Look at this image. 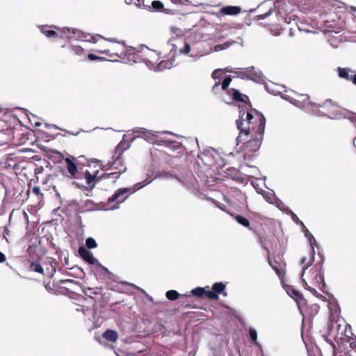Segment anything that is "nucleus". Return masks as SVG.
I'll return each instance as SVG.
<instances>
[{"instance_id":"42","label":"nucleus","mask_w":356,"mask_h":356,"mask_svg":"<svg viewBox=\"0 0 356 356\" xmlns=\"http://www.w3.org/2000/svg\"><path fill=\"white\" fill-rule=\"evenodd\" d=\"M88 58L90 60H104V58L103 57H100V56H96V55H95L93 54H89L88 55Z\"/></svg>"},{"instance_id":"17","label":"nucleus","mask_w":356,"mask_h":356,"mask_svg":"<svg viewBox=\"0 0 356 356\" xmlns=\"http://www.w3.org/2000/svg\"><path fill=\"white\" fill-rule=\"evenodd\" d=\"M314 259V248H312L309 252V257L307 258L305 257L301 259V264L303 265L302 277L303 276L305 270L307 269L312 264Z\"/></svg>"},{"instance_id":"38","label":"nucleus","mask_w":356,"mask_h":356,"mask_svg":"<svg viewBox=\"0 0 356 356\" xmlns=\"http://www.w3.org/2000/svg\"><path fill=\"white\" fill-rule=\"evenodd\" d=\"M152 6L155 10H161L163 8V4L159 1H153Z\"/></svg>"},{"instance_id":"46","label":"nucleus","mask_w":356,"mask_h":356,"mask_svg":"<svg viewBox=\"0 0 356 356\" xmlns=\"http://www.w3.org/2000/svg\"><path fill=\"white\" fill-rule=\"evenodd\" d=\"M33 192L38 196H42V193L40 192V188L38 186L33 187Z\"/></svg>"},{"instance_id":"47","label":"nucleus","mask_w":356,"mask_h":356,"mask_svg":"<svg viewBox=\"0 0 356 356\" xmlns=\"http://www.w3.org/2000/svg\"><path fill=\"white\" fill-rule=\"evenodd\" d=\"M305 289H307L308 291H309L310 292H312L313 294L316 295L317 293L316 290L314 288L309 286L306 282H305Z\"/></svg>"},{"instance_id":"32","label":"nucleus","mask_w":356,"mask_h":356,"mask_svg":"<svg viewBox=\"0 0 356 356\" xmlns=\"http://www.w3.org/2000/svg\"><path fill=\"white\" fill-rule=\"evenodd\" d=\"M110 176H113V182H115V181L120 177L115 172H110V173L104 172V173H103L102 175H100L99 177V180H100L102 179H109Z\"/></svg>"},{"instance_id":"51","label":"nucleus","mask_w":356,"mask_h":356,"mask_svg":"<svg viewBox=\"0 0 356 356\" xmlns=\"http://www.w3.org/2000/svg\"><path fill=\"white\" fill-rule=\"evenodd\" d=\"M348 118L352 121V122H356V113H350V116L348 117Z\"/></svg>"},{"instance_id":"13","label":"nucleus","mask_w":356,"mask_h":356,"mask_svg":"<svg viewBox=\"0 0 356 356\" xmlns=\"http://www.w3.org/2000/svg\"><path fill=\"white\" fill-rule=\"evenodd\" d=\"M65 162L66 163V169L67 172L70 173L71 177H75L76 173L78 172L77 165L75 162V158L73 156L67 157L65 159Z\"/></svg>"},{"instance_id":"31","label":"nucleus","mask_w":356,"mask_h":356,"mask_svg":"<svg viewBox=\"0 0 356 356\" xmlns=\"http://www.w3.org/2000/svg\"><path fill=\"white\" fill-rule=\"evenodd\" d=\"M231 81H232L231 76H226L224 79V80L222 81V82L220 83L222 90L228 92L229 90H228V87H229Z\"/></svg>"},{"instance_id":"21","label":"nucleus","mask_w":356,"mask_h":356,"mask_svg":"<svg viewBox=\"0 0 356 356\" xmlns=\"http://www.w3.org/2000/svg\"><path fill=\"white\" fill-rule=\"evenodd\" d=\"M63 47L67 48L70 52L73 54L81 56L85 53V50L81 47L78 45H72V44H65Z\"/></svg>"},{"instance_id":"24","label":"nucleus","mask_w":356,"mask_h":356,"mask_svg":"<svg viewBox=\"0 0 356 356\" xmlns=\"http://www.w3.org/2000/svg\"><path fill=\"white\" fill-rule=\"evenodd\" d=\"M40 31L47 38H57L58 35L56 31L50 29V27L48 26H42L40 28Z\"/></svg>"},{"instance_id":"1","label":"nucleus","mask_w":356,"mask_h":356,"mask_svg":"<svg viewBox=\"0 0 356 356\" xmlns=\"http://www.w3.org/2000/svg\"><path fill=\"white\" fill-rule=\"evenodd\" d=\"M240 133L237 140L241 142L247 140L250 134H264L266 118L264 115L252 108L250 111L241 112L239 119L236 121Z\"/></svg>"},{"instance_id":"26","label":"nucleus","mask_w":356,"mask_h":356,"mask_svg":"<svg viewBox=\"0 0 356 356\" xmlns=\"http://www.w3.org/2000/svg\"><path fill=\"white\" fill-rule=\"evenodd\" d=\"M166 298L172 301L176 300L180 296V294L175 290H170L166 292ZM181 296H187L188 295H181ZM190 296H188L189 297Z\"/></svg>"},{"instance_id":"7","label":"nucleus","mask_w":356,"mask_h":356,"mask_svg":"<svg viewBox=\"0 0 356 356\" xmlns=\"http://www.w3.org/2000/svg\"><path fill=\"white\" fill-rule=\"evenodd\" d=\"M335 106L331 100H326L321 104H313L312 109L321 115L331 117L334 113Z\"/></svg>"},{"instance_id":"30","label":"nucleus","mask_w":356,"mask_h":356,"mask_svg":"<svg viewBox=\"0 0 356 356\" xmlns=\"http://www.w3.org/2000/svg\"><path fill=\"white\" fill-rule=\"evenodd\" d=\"M61 32L66 38H70L71 35H75L76 33L78 32V30L75 29L65 27L62 29Z\"/></svg>"},{"instance_id":"14","label":"nucleus","mask_w":356,"mask_h":356,"mask_svg":"<svg viewBox=\"0 0 356 356\" xmlns=\"http://www.w3.org/2000/svg\"><path fill=\"white\" fill-rule=\"evenodd\" d=\"M79 254L81 257L89 264H95L97 262V259L94 257L92 253L84 247H80L79 248Z\"/></svg>"},{"instance_id":"43","label":"nucleus","mask_w":356,"mask_h":356,"mask_svg":"<svg viewBox=\"0 0 356 356\" xmlns=\"http://www.w3.org/2000/svg\"><path fill=\"white\" fill-rule=\"evenodd\" d=\"M272 12H273V9L270 8L267 13H266L264 14H259L257 16V17L258 19H264L266 17H267L268 16H269Z\"/></svg>"},{"instance_id":"53","label":"nucleus","mask_w":356,"mask_h":356,"mask_svg":"<svg viewBox=\"0 0 356 356\" xmlns=\"http://www.w3.org/2000/svg\"><path fill=\"white\" fill-rule=\"evenodd\" d=\"M97 52H99L100 54H105L111 55L110 54V50L109 49L99 50V51H97Z\"/></svg>"},{"instance_id":"36","label":"nucleus","mask_w":356,"mask_h":356,"mask_svg":"<svg viewBox=\"0 0 356 356\" xmlns=\"http://www.w3.org/2000/svg\"><path fill=\"white\" fill-rule=\"evenodd\" d=\"M324 338H325V341L332 346V347L333 348V356H336L337 353H338L337 346H336L335 343H333V341L328 338L327 335L324 336Z\"/></svg>"},{"instance_id":"4","label":"nucleus","mask_w":356,"mask_h":356,"mask_svg":"<svg viewBox=\"0 0 356 356\" xmlns=\"http://www.w3.org/2000/svg\"><path fill=\"white\" fill-rule=\"evenodd\" d=\"M103 170L106 171L111 169L115 170V172L120 176L127 170V167L124 163L123 156L114 154L112 157V161H108L106 165H103Z\"/></svg>"},{"instance_id":"10","label":"nucleus","mask_w":356,"mask_h":356,"mask_svg":"<svg viewBox=\"0 0 356 356\" xmlns=\"http://www.w3.org/2000/svg\"><path fill=\"white\" fill-rule=\"evenodd\" d=\"M225 285L222 282H216L212 286V291H207V298L211 300H218L219 294L225 291Z\"/></svg>"},{"instance_id":"54","label":"nucleus","mask_w":356,"mask_h":356,"mask_svg":"<svg viewBox=\"0 0 356 356\" xmlns=\"http://www.w3.org/2000/svg\"><path fill=\"white\" fill-rule=\"evenodd\" d=\"M42 170H43V168H42V167L40 168H38L35 170V174L40 173V172H42Z\"/></svg>"},{"instance_id":"28","label":"nucleus","mask_w":356,"mask_h":356,"mask_svg":"<svg viewBox=\"0 0 356 356\" xmlns=\"http://www.w3.org/2000/svg\"><path fill=\"white\" fill-rule=\"evenodd\" d=\"M207 291H206L204 288L202 287H196L191 291V293L197 297L202 298L204 296L207 297Z\"/></svg>"},{"instance_id":"33","label":"nucleus","mask_w":356,"mask_h":356,"mask_svg":"<svg viewBox=\"0 0 356 356\" xmlns=\"http://www.w3.org/2000/svg\"><path fill=\"white\" fill-rule=\"evenodd\" d=\"M86 245L89 249L95 248L97 246L96 241L93 238H88L86 241Z\"/></svg>"},{"instance_id":"44","label":"nucleus","mask_w":356,"mask_h":356,"mask_svg":"<svg viewBox=\"0 0 356 356\" xmlns=\"http://www.w3.org/2000/svg\"><path fill=\"white\" fill-rule=\"evenodd\" d=\"M50 263H51V266L52 269H51V271L49 273V275L50 277H52V276H53V275H54V274L55 273V272H56V262L55 261H50Z\"/></svg>"},{"instance_id":"12","label":"nucleus","mask_w":356,"mask_h":356,"mask_svg":"<svg viewBox=\"0 0 356 356\" xmlns=\"http://www.w3.org/2000/svg\"><path fill=\"white\" fill-rule=\"evenodd\" d=\"M294 104L298 107H306L309 105H313L311 103L309 96L306 94H298L296 95V97L293 99Z\"/></svg>"},{"instance_id":"2","label":"nucleus","mask_w":356,"mask_h":356,"mask_svg":"<svg viewBox=\"0 0 356 356\" xmlns=\"http://www.w3.org/2000/svg\"><path fill=\"white\" fill-rule=\"evenodd\" d=\"M354 334L352 332L351 326L349 324L338 323L336 327V334L334 341L337 344V350H345L347 348L348 342L353 339Z\"/></svg>"},{"instance_id":"19","label":"nucleus","mask_w":356,"mask_h":356,"mask_svg":"<svg viewBox=\"0 0 356 356\" xmlns=\"http://www.w3.org/2000/svg\"><path fill=\"white\" fill-rule=\"evenodd\" d=\"M174 62L175 58L173 57L160 60L156 63L157 69L160 71L170 69L172 67Z\"/></svg>"},{"instance_id":"39","label":"nucleus","mask_w":356,"mask_h":356,"mask_svg":"<svg viewBox=\"0 0 356 356\" xmlns=\"http://www.w3.org/2000/svg\"><path fill=\"white\" fill-rule=\"evenodd\" d=\"M190 51H191V46L187 42H185L184 47L179 49L180 54H188Z\"/></svg>"},{"instance_id":"29","label":"nucleus","mask_w":356,"mask_h":356,"mask_svg":"<svg viewBox=\"0 0 356 356\" xmlns=\"http://www.w3.org/2000/svg\"><path fill=\"white\" fill-rule=\"evenodd\" d=\"M287 293L294 299H299L302 297V293L298 290L294 289L293 286L288 288Z\"/></svg>"},{"instance_id":"41","label":"nucleus","mask_w":356,"mask_h":356,"mask_svg":"<svg viewBox=\"0 0 356 356\" xmlns=\"http://www.w3.org/2000/svg\"><path fill=\"white\" fill-rule=\"evenodd\" d=\"M249 334H250V337L252 340V341L256 343L257 338V334L256 330L252 328H250L249 330Z\"/></svg>"},{"instance_id":"9","label":"nucleus","mask_w":356,"mask_h":356,"mask_svg":"<svg viewBox=\"0 0 356 356\" xmlns=\"http://www.w3.org/2000/svg\"><path fill=\"white\" fill-rule=\"evenodd\" d=\"M142 59L145 63L152 65L156 64L160 58L156 51L149 49L147 47L145 48V51H142Z\"/></svg>"},{"instance_id":"5","label":"nucleus","mask_w":356,"mask_h":356,"mask_svg":"<svg viewBox=\"0 0 356 356\" xmlns=\"http://www.w3.org/2000/svg\"><path fill=\"white\" fill-rule=\"evenodd\" d=\"M263 137L264 134H250L249 138L244 140V149L250 152H257L261 146Z\"/></svg>"},{"instance_id":"22","label":"nucleus","mask_w":356,"mask_h":356,"mask_svg":"<svg viewBox=\"0 0 356 356\" xmlns=\"http://www.w3.org/2000/svg\"><path fill=\"white\" fill-rule=\"evenodd\" d=\"M130 147V145L129 143L126 140H122L116 147L115 149V154H118L120 153V155L123 156L124 152L129 149Z\"/></svg>"},{"instance_id":"8","label":"nucleus","mask_w":356,"mask_h":356,"mask_svg":"<svg viewBox=\"0 0 356 356\" xmlns=\"http://www.w3.org/2000/svg\"><path fill=\"white\" fill-rule=\"evenodd\" d=\"M268 262L280 280H284L285 277L286 264L276 259L272 260L269 254H268Z\"/></svg>"},{"instance_id":"45","label":"nucleus","mask_w":356,"mask_h":356,"mask_svg":"<svg viewBox=\"0 0 356 356\" xmlns=\"http://www.w3.org/2000/svg\"><path fill=\"white\" fill-rule=\"evenodd\" d=\"M333 327H334L333 321L332 320L329 321V322L327 323V330H328L327 334L329 336L331 335V332H332V330L333 329Z\"/></svg>"},{"instance_id":"52","label":"nucleus","mask_w":356,"mask_h":356,"mask_svg":"<svg viewBox=\"0 0 356 356\" xmlns=\"http://www.w3.org/2000/svg\"><path fill=\"white\" fill-rule=\"evenodd\" d=\"M6 257L3 253L0 251V263H3L6 261Z\"/></svg>"},{"instance_id":"11","label":"nucleus","mask_w":356,"mask_h":356,"mask_svg":"<svg viewBox=\"0 0 356 356\" xmlns=\"http://www.w3.org/2000/svg\"><path fill=\"white\" fill-rule=\"evenodd\" d=\"M338 75L346 81H351L356 86V73L353 75V71L348 67H338Z\"/></svg>"},{"instance_id":"15","label":"nucleus","mask_w":356,"mask_h":356,"mask_svg":"<svg viewBox=\"0 0 356 356\" xmlns=\"http://www.w3.org/2000/svg\"><path fill=\"white\" fill-rule=\"evenodd\" d=\"M241 12V8L236 6H226L219 10L221 15H236Z\"/></svg>"},{"instance_id":"20","label":"nucleus","mask_w":356,"mask_h":356,"mask_svg":"<svg viewBox=\"0 0 356 356\" xmlns=\"http://www.w3.org/2000/svg\"><path fill=\"white\" fill-rule=\"evenodd\" d=\"M98 171L95 175H92L89 171L86 170L85 172V178L86 179L87 184L93 188L95 186V181H99V177L97 176Z\"/></svg>"},{"instance_id":"55","label":"nucleus","mask_w":356,"mask_h":356,"mask_svg":"<svg viewBox=\"0 0 356 356\" xmlns=\"http://www.w3.org/2000/svg\"><path fill=\"white\" fill-rule=\"evenodd\" d=\"M225 71L227 72H232V73H236V72H234L232 70V68H229V67H227L225 68Z\"/></svg>"},{"instance_id":"23","label":"nucleus","mask_w":356,"mask_h":356,"mask_svg":"<svg viewBox=\"0 0 356 356\" xmlns=\"http://www.w3.org/2000/svg\"><path fill=\"white\" fill-rule=\"evenodd\" d=\"M102 337L108 341L115 342L118 339V334L115 331L112 330H107L105 331Z\"/></svg>"},{"instance_id":"40","label":"nucleus","mask_w":356,"mask_h":356,"mask_svg":"<svg viewBox=\"0 0 356 356\" xmlns=\"http://www.w3.org/2000/svg\"><path fill=\"white\" fill-rule=\"evenodd\" d=\"M348 343V348H351L356 350V337H353V339L349 340Z\"/></svg>"},{"instance_id":"50","label":"nucleus","mask_w":356,"mask_h":356,"mask_svg":"<svg viewBox=\"0 0 356 356\" xmlns=\"http://www.w3.org/2000/svg\"><path fill=\"white\" fill-rule=\"evenodd\" d=\"M220 85V83L219 81L215 83L214 86L212 88V90L214 92H217L218 91Z\"/></svg>"},{"instance_id":"57","label":"nucleus","mask_w":356,"mask_h":356,"mask_svg":"<svg viewBox=\"0 0 356 356\" xmlns=\"http://www.w3.org/2000/svg\"><path fill=\"white\" fill-rule=\"evenodd\" d=\"M65 282H72V280H60V283H64Z\"/></svg>"},{"instance_id":"27","label":"nucleus","mask_w":356,"mask_h":356,"mask_svg":"<svg viewBox=\"0 0 356 356\" xmlns=\"http://www.w3.org/2000/svg\"><path fill=\"white\" fill-rule=\"evenodd\" d=\"M236 222L245 227H250L249 220L241 215H232Z\"/></svg>"},{"instance_id":"58","label":"nucleus","mask_w":356,"mask_h":356,"mask_svg":"<svg viewBox=\"0 0 356 356\" xmlns=\"http://www.w3.org/2000/svg\"><path fill=\"white\" fill-rule=\"evenodd\" d=\"M117 305V302H115L114 304L111 305V307H113L114 305Z\"/></svg>"},{"instance_id":"6","label":"nucleus","mask_w":356,"mask_h":356,"mask_svg":"<svg viewBox=\"0 0 356 356\" xmlns=\"http://www.w3.org/2000/svg\"><path fill=\"white\" fill-rule=\"evenodd\" d=\"M313 270V280L316 283V286L324 291L325 282L324 280V270L323 269V260L316 264Z\"/></svg>"},{"instance_id":"35","label":"nucleus","mask_w":356,"mask_h":356,"mask_svg":"<svg viewBox=\"0 0 356 356\" xmlns=\"http://www.w3.org/2000/svg\"><path fill=\"white\" fill-rule=\"evenodd\" d=\"M339 353H344L346 356H356V350L351 348H346L345 350H337Z\"/></svg>"},{"instance_id":"34","label":"nucleus","mask_w":356,"mask_h":356,"mask_svg":"<svg viewBox=\"0 0 356 356\" xmlns=\"http://www.w3.org/2000/svg\"><path fill=\"white\" fill-rule=\"evenodd\" d=\"M257 236H258L259 242L260 243L261 246L266 250V252H268V254H270L269 250L268 249V248L266 245V238H265V237L262 234H261L259 233H257Z\"/></svg>"},{"instance_id":"37","label":"nucleus","mask_w":356,"mask_h":356,"mask_svg":"<svg viewBox=\"0 0 356 356\" xmlns=\"http://www.w3.org/2000/svg\"><path fill=\"white\" fill-rule=\"evenodd\" d=\"M222 74L223 72L221 69H217L212 72L211 77L213 79H219L221 78Z\"/></svg>"},{"instance_id":"49","label":"nucleus","mask_w":356,"mask_h":356,"mask_svg":"<svg viewBox=\"0 0 356 356\" xmlns=\"http://www.w3.org/2000/svg\"><path fill=\"white\" fill-rule=\"evenodd\" d=\"M126 3L131 4L134 3L135 5H140V0H124Z\"/></svg>"},{"instance_id":"48","label":"nucleus","mask_w":356,"mask_h":356,"mask_svg":"<svg viewBox=\"0 0 356 356\" xmlns=\"http://www.w3.org/2000/svg\"><path fill=\"white\" fill-rule=\"evenodd\" d=\"M5 136V134L0 131V145L6 144L7 143V140L3 138Z\"/></svg>"},{"instance_id":"25","label":"nucleus","mask_w":356,"mask_h":356,"mask_svg":"<svg viewBox=\"0 0 356 356\" xmlns=\"http://www.w3.org/2000/svg\"><path fill=\"white\" fill-rule=\"evenodd\" d=\"M29 270L31 271L38 273L42 275L44 274L43 268L42 267L41 264L38 262L31 261L29 266Z\"/></svg>"},{"instance_id":"56","label":"nucleus","mask_w":356,"mask_h":356,"mask_svg":"<svg viewBox=\"0 0 356 356\" xmlns=\"http://www.w3.org/2000/svg\"><path fill=\"white\" fill-rule=\"evenodd\" d=\"M353 145H354L355 147L356 148V137L353 140Z\"/></svg>"},{"instance_id":"18","label":"nucleus","mask_w":356,"mask_h":356,"mask_svg":"<svg viewBox=\"0 0 356 356\" xmlns=\"http://www.w3.org/2000/svg\"><path fill=\"white\" fill-rule=\"evenodd\" d=\"M229 95L232 97L233 100L236 102H246V99H248V97L242 95L238 90L232 88L228 92Z\"/></svg>"},{"instance_id":"3","label":"nucleus","mask_w":356,"mask_h":356,"mask_svg":"<svg viewBox=\"0 0 356 356\" xmlns=\"http://www.w3.org/2000/svg\"><path fill=\"white\" fill-rule=\"evenodd\" d=\"M151 181L152 180H148L146 179L143 182L136 184L132 188H119L112 196L108 198V203L111 204L112 202H117V205H119L128 197V195H127V193H133L136 191L142 188L147 184H149ZM117 207H118V206L115 207L114 208Z\"/></svg>"},{"instance_id":"16","label":"nucleus","mask_w":356,"mask_h":356,"mask_svg":"<svg viewBox=\"0 0 356 356\" xmlns=\"http://www.w3.org/2000/svg\"><path fill=\"white\" fill-rule=\"evenodd\" d=\"M236 74L242 78L250 79H254L257 76V72L253 67L241 69Z\"/></svg>"}]
</instances>
